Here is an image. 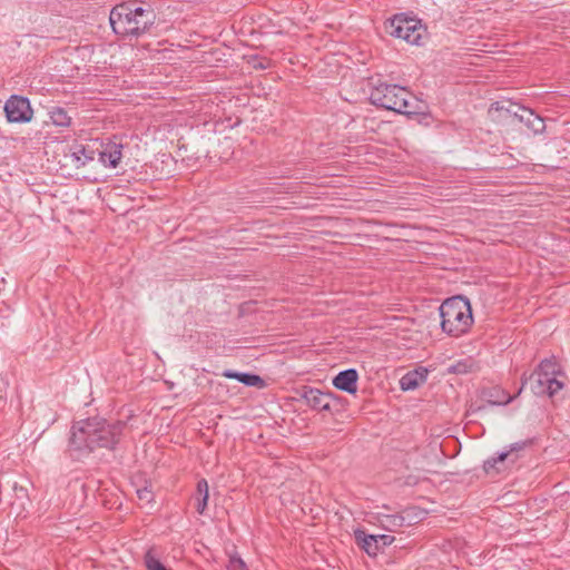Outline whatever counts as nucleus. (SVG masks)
Listing matches in <instances>:
<instances>
[{
	"label": "nucleus",
	"mask_w": 570,
	"mask_h": 570,
	"mask_svg": "<svg viewBox=\"0 0 570 570\" xmlns=\"http://www.w3.org/2000/svg\"><path fill=\"white\" fill-rule=\"evenodd\" d=\"M371 85L368 99L372 105L406 116L421 114L419 102L406 88L381 80L371 81Z\"/></svg>",
	"instance_id": "obj_3"
},
{
	"label": "nucleus",
	"mask_w": 570,
	"mask_h": 570,
	"mask_svg": "<svg viewBox=\"0 0 570 570\" xmlns=\"http://www.w3.org/2000/svg\"><path fill=\"white\" fill-rule=\"evenodd\" d=\"M302 399L306 404L318 412L333 413L334 409L337 411L340 397L331 392H322L318 389L304 386Z\"/></svg>",
	"instance_id": "obj_9"
},
{
	"label": "nucleus",
	"mask_w": 570,
	"mask_h": 570,
	"mask_svg": "<svg viewBox=\"0 0 570 570\" xmlns=\"http://www.w3.org/2000/svg\"><path fill=\"white\" fill-rule=\"evenodd\" d=\"M441 328L453 337L465 334L473 324L470 301L463 296L446 298L439 307Z\"/></svg>",
	"instance_id": "obj_4"
},
{
	"label": "nucleus",
	"mask_w": 570,
	"mask_h": 570,
	"mask_svg": "<svg viewBox=\"0 0 570 570\" xmlns=\"http://www.w3.org/2000/svg\"><path fill=\"white\" fill-rule=\"evenodd\" d=\"M358 373L355 368L341 371L332 381L333 385L343 392L355 394L357 391Z\"/></svg>",
	"instance_id": "obj_12"
},
{
	"label": "nucleus",
	"mask_w": 570,
	"mask_h": 570,
	"mask_svg": "<svg viewBox=\"0 0 570 570\" xmlns=\"http://www.w3.org/2000/svg\"><path fill=\"white\" fill-rule=\"evenodd\" d=\"M535 371L554 380H558V376L562 374L561 366L554 356L542 360Z\"/></svg>",
	"instance_id": "obj_20"
},
{
	"label": "nucleus",
	"mask_w": 570,
	"mask_h": 570,
	"mask_svg": "<svg viewBox=\"0 0 570 570\" xmlns=\"http://www.w3.org/2000/svg\"><path fill=\"white\" fill-rule=\"evenodd\" d=\"M482 395L490 405H507L514 399V396L509 395L504 390H501L500 387L484 390Z\"/></svg>",
	"instance_id": "obj_17"
},
{
	"label": "nucleus",
	"mask_w": 570,
	"mask_h": 570,
	"mask_svg": "<svg viewBox=\"0 0 570 570\" xmlns=\"http://www.w3.org/2000/svg\"><path fill=\"white\" fill-rule=\"evenodd\" d=\"M531 440L519 441L509 445V449L499 453L497 456L490 458L483 462V470L489 475H495L510 465H513L519 459V452L531 445Z\"/></svg>",
	"instance_id": "obj_6"
},
{
	"label": "nucleus",
	"mask_w": 570,
	"mask_h": 570,
	"mask_svg": "<svg viewBox=\"0 0 570 570\" xmlns=\"http://www.w3.org/2000/svg\"><path fill=\"white\" fill-rule=\"evenodd\" d=\"M126 429L127 423L121 420L100 416L80 420L71 426L68 453L72 460L81 461L98 448L115 450Z\"/></svg>",
	"instance_id": "obj_1"
},
{
	"label": "nucleus",
	"mask_w": 570,
	"mask_h": 570,
	"mask_svg": "<svg viewBox=\"0 0 570 570\" xmlns=\"http://www.w3.org/2000/svg\"><path fill=\"white\" fill-rule=\"evenodd\" d=\"M227 570H248L245 561L235 552L229 554Z\"/></svg>",
	"instance_id": "obj_25"
},
{
	"label": "nucleus",
	"mask_w": 570,
	"mask_h": 570,
	"mask_svg": "<svg viewBox=\"0 0 570 570\" xmlns=\"http://www.w3.org/2000/svg\"><path fill=\"white\" fill-rule=\"evenodd\" d=\"M520 122H523L533 134H541L546 129L543 118L537 115L532 109L521 107L517 118Z\"/></svg>",
	"instance_id": "obj_15"
},
{
	"label": "nucleus",
	"mask_w": 570,
	"mask_h": 570,
	"mask_svg": "<svg viewBox=\"0 0 570 570\" xmlns=\"http://www.w3.org/2000/svg\"><path fill=\"white\" fill-rule=\"evenodd\" d=\"M268 66H269V61L267 59H265V58H263V59L255 58L254 59L253 67L255 69H262L263 70V69L268 68Z\"/></svg>",
	"instance_id": "obj_28"
},
{
	"label": "nucleus",
	"mask_w": 570,
	"mask_h": 570,
	"mask_svg": "<svg viewBox=\"0 0 570 570\" xmlns=\"http://www.w3.org/2000/svg\"><path fill=\"white\" fill-rule=\"evenodd\" d=\"M404 527L414 525L423 521L426 517V510L419 507H407L399 512Z\"/></svg>",
	"instance_id": "obj_18"
},
{
	"label": "nucleus",
	"mask_w": 570,
	"mask_h": 570,
	"mask_svg": "<svg viewBox=\"0 0 570 570\" xmlns=\"http://www.w3.org/2000/svg\"><path fill=\"white\" fill-rule=\"evenodd\" d=\"M521 107V105L511 100H499L491 104L489 114L493 119L499 121L505 120L508 118L515 119Z\"/></svg>",
	"instance_id": "obj_11"
},
{
	"label": "nucleus",
	"mask_w": 570,
	"mask_h": 570,
	"mask_svg": "<svg viewBox=\"0 0 570 570\" xmlns=\"http://www.w3.org/2000/svg\"><path fill=\"white\" fill-rule=\"evenodd\" d=\"M429 371L426 367L419 366L405 373L400 380L402 391H412L423 384L428 379Z\"/></svg>",
	"instance_id": "obj_13"
},
{
	"label": "nucleus",
	"mask_w": 570,
	"mask_h": 570,
	"mask_svg": "<svg viewBox=\"0 0 570 570\" xmlns=\"http://www.w3.org/2000/svg\"><path fill=\"white\" fill-rule=\"evenodd\" d=\"M71 156L77 163V167L85 166L95 158V150L82 144H75L71 147Z\"/></svg>",
	"instance_id": "obj_21"
},
{
	"label": "nucleus",
	"mask_w": 570,
	"mask_h": 570,
	"mask_svg": "<svg viewBox=\"0 0 570 570\" xmlns=\"http://www.w3.org/2000/svg\"><path fill=\"white\" fill-rule=\"evenodd\" d=\"M354 537L357 546L370 557H376L379 552L391 546L395 538L387 534H366L363 530H355Z\"/></svg>",
	"instance_id": "obj_10"
},
{
	"label": "nucleus",
	"mask_w": 570,
	"mask_h": 570,
	"mask_svg": "<svg viewBox=\"0 0 570 570\" xmlns=\"http://www.w3.org/2000/svg\"><path fill=\"white\" fill-rule=\"evenodd\" d=\"M144 562L147 570H169L155 557L153 549L146 551Z\"/></svg>",
	"instance_id": "obj_24"
},
{
	"label": "nucleus",
	"mask_w": 570,
	"mask_h": 570,
	"mask_svg": "<svg viewBox=\"0 0 570 570\" xmlns=\"http://www.w3.org/2000/svg\"><path fill=\"white\" fill-rule=\"evenodd\" d=\"M377 521L380 525L390 532L396 531L399 528L404 527L400 513H379Z\"/></svg>",
	"instance_id": "obj_22"
},
{
	"label": "nucleus",
	"mask_w": 570,
	"mask_h": 570,
	"mask_svg": "<svg viewBox=\"0 0 570 570\" xmlns=\"http://www.w3.org/2000/svg\"><path fill=\"white\" fill-rule=\"evenodd\" d=\"M135 1L115 6L109 14V22L114 32L121 37L138 38L154 26L156 14L151 9L134 7Z\"/></svg>",
	"instance_id": "obj_2"
},
{
	"label": "nucleus",
	"mask_w": 570,
	"mask_h": 570,
	"mask_svg": "<svg viewBox=\"0 0 570 570\" xmlns=\"http://www.w3.org/2000/svg\"><path fill=\"white\" fill-rule=\"evenodd\" d=\"M222 375L226 379L236 380L246 386H254L263 389L266 386L265 381L257 374L247 372H236L233 370H225Z\"/></svg>",
	"instance_id": "obj_16"
},
{
	"label": "nucleus",
	"mask_w": 570,
	"mask_h": 570,
	"mask_svg": "<svg viewBox=\"0 0 570 570\" xmlns=\"http://www.w3.org/2000/svg\"><path fill=\"white\" fill-rule=\"evenodd\" d=\"M386 32L409 43L417 45L422 37V26L420 20L409 18L404 13L395 14L385 23Z\"/></svg>",
	"instance_id": "obj_5"
},
{
	"label": "nucleus",
	"mask_w": 570,
	"mask_h": 570,
	"mask_svg": "<svg viewBox=\"0 0 570 570\" xmlns=\"http://www.w3.org/2000/svg\"><path fill=\"white\" fill-rule=\"evenodd\" d=\"M51 122L57 127H69L71 125V117L61 107H53L49 111Z\"/></svg>",
	"instance_id": "obj_23"
},
{
	"label": "nucleus",
	"mask_w": 570,
	"mask_h": 570,
	"mask_svg": "<svg viewBox=\"0 0 570 570\" xmlns=\"http://www.w3.org/2000/svg\"><path fill=\"white\" fill-rule=\"evenodd\" d=\"M528 381L531 384L532 392L539 396L547 395L549 397H553L564 387V383L562 381L546 376L534 370L529 376L523 373L521 377V387L519 389L517 395L522 392Z\"/></svg>",
	"instance_id": "obj_7"
},
{
	"label": "nucleus",
	"mask_w": 570,
	"mask_h": 570,
	"mask_svg": "<svg viewBox=\"0 0 570 570\" xmlns=\"http://www.w3.org/2000/svg\"><path fill=\"white\" fill-rule=\"evenodd\" d=\"M121 149V144L109 141L99 151V160L107 167L116 168L122 157Z\"/></svg>",
	"instance_id": "obj_14"
},
{
	"label": "nucleus",
	"mask_w": 570,
	"mask_h": 570,
	"mask_svg": "<svg viewBox=\"0 0 570 570\" xmlns=\"http://www.w3.org/2000/svg\"><path fill=\"white\" fill-rule=\"evenodd\" d=\"M450 373L463 374L468 372V365L465 362H458L449 367Z\"/></svg>",
	"instance_id": "obj_27"
},
{
	"label": "nucleus",
	"mask_w": 570,
	"mask_h": 570,
	"mask_svg": "<svg viewBox=\"0 0 570 570\" xmlns=\"http://www.w3.org/2000/svg\"><path fill=\"white\" fill-rule=\"evenodd\" d=\"M208 498H209L208 482L205 479H200L197 482L196 493L194 495V499L196 501V511L199 514H204V512L207 508Z\"/></svg>",
	"instance_id": "obj_19"
},
{
	"label": "nucleus",
	"mask_w": 570,
	"mask_h": 570,
	"mask_svg": "<svg viewBox=\"0 0 570 570\" xmlns=\"http://www.w3.org/2000/svg\"><path fill=\"white\" fill-rule=\"evenodd\" d=\"M137 497L140 501L150 503L154 501V493L151 489L147 485L137 490Z\"/></svg>",
	"instance_id": "obj_26"
},
{
	"label": "nucleus",
	"mask_w": 570,
	"mask_h": 570,
	"mask_svg": "<svg viewBox=\"0 0 570 570\" xmlns=\"http://www.w3.org/2000/svg\"><path fill=\"white\" fill-rule=\"evenodd\" d=\"M4 114L9 122L26 124L32 119L33 110L27 97L12 95L4 102Z\"/></svg>",
	"instance_id": "obj_8"
}]
</instances>
